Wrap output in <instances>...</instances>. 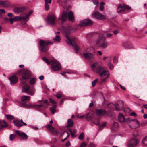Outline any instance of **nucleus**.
Returning a JSON list of instances; mask_svg holds the SVG:
<instances>
[{
	"label": "nucleus",
	"instance_id": "f257e3e1",
	"mask_svg": "<svg viewBox=\"0 0 147 147\" xmlns=\"http://www.w3.org/2000/svg\"><path fill=\"white\" fill-rule=\"evenodd\" d=\"M76 28H75L74 29H72L71 26H68L66 28L64 29V34L65 35L66 38H67V40L66 41L67 43L70 45H71L76 50V53H78V51L79 50V47L75 43H74V40L73 39L71 40L68 36V35L70 34L72 31H76Z\"/></svg>",
	"mask_w": 147,
	"mask_h": 147
},
{
	"label": "nucleus",
	"instance_id": "f03ea898",
	"mask_svg": "<svg viewBox=\"0 0 147 147\" xmlns=\"http://www.w3.org/2000/svg\"><path fill=\"white\" fill-rule=\"evenodd\" d=\"M56 16L54 13H51L48 15L47 17V23L50 26H55L56 24Z\"/></svg>",
	"mask_w": 147,
	"mask_h": 147
},
{
	"label": "nucleus",
	"instance_id": "7ed1b4c3",
	"mask_svg": "<svg viewBox=\"0 0 147 147\" xmlns=\"http://www.w3.org/2000/svg\"><path fill=\"white\" fill-rule=\"evenodd\" d=\"M35 91V90L33 88H31L28 85H26L22 87V92L28 93L31 95H34Z\"/></svg>",
	"mask_w": 147,
	"mask_h": 147
},
{
	"label": "nucleus",
	"instance_id": "20e7f679",
	"mask_svg": "<svg viewBox=\"0 0 147 147\" xmlns=\"http://www.w3.org/2000/svg\"><path fill=\"white\" fill-rule=\"evenodd\" d=\"M52 43L51 42H48L42 40H40L39 41L40 50L42 52H45L47 50V46L49 44Z\"/></svg>",
	"mask_w": 147,
	"mask_h": 147
},
{
	"label": "nucleus",
	"instance_id": "39448f33",
	"mask_svg": "<svg viewBox=\"0 0 147 147\" xmlns=\"http://www.w3.org/2000/svg\"><path fill=\"white\" fill-rule=\"evenodd\" d=\"M33 12L32 10H31L27 14H26L25 16H16L14 17V21L23 20L25 22H27L29 20V16H30Z\"/></svg>",
	"mask_w": 147,
	"mask_h": 147
},
{
	"label": "nucleus",
	"instance_id": "423d86ee",
	"mask_svg": "<svg viewBox=\"0 0 147 147\" xmlns=\"http://www.w3.org/2000/svg\"><path fill=\"white\" fill-rule=\"evenodd\" d=\"M51 61L52 65L51 69L53 71H58L61 69V64L57 60L53 59Z\"/></svg>",
	"mask_w": 147,
	"mask_h": 147
},
{
	"label": "nucleus",
	"instance_id": "0eeeda50",
	"mask_svg": "<svg viewBox=\"0 0 147 147\" xmlns=\"http://www.w3.org/2000/svg\"><path fill=\"white\" fill-rule=\"evenodd\" d=\"M92 16L97 19L101 20H104L106 18L105 15L98 11H95L93 13Z\"/></svg>",
	"mask_w": 147,
	"mask_h": 147
},
{
	"label": "nucleus",
	"instance_id": "6e6552de",
	"mask_svg": "<svg viewBox=\"0 0 147 147\" xmlns=\"http://www.w3.org/2000/svg\"><path fill=\"white\" fill-rule=\"evenodd\" d=\"M96 43L99 47L102 49L105 48L108 45L107 43L101 38H99L97 40Z\"/></svg>",
	"mask_w": 147,
	"mask_h": 147
},
{
	"label": "nucleus",
	"instance_id": "1a4fd4ad",
	"mask_svg": "<svg viewBox=\"0 0 147 147\" xmlns=\"http://www.w3.org/2000/svg\"><path fill=\"white\" fill-rule=\"evenodd\" d=\"M92 24V22L90 19H86L82 21L79 24V26L81 27H83L91 25Z\"/></svg>",
	"mask_w": 147,
	"mask_h": 147
},
{
	"label": "nucleus",
	"instance_id": "9d476101",
	"mask_svg": "<svg viewBox=\"0 0 147 147\" xmlns=\"http://www.w3.org/2000/svg\"><path fill=\"white\" fill-rule=\"evenodd\" d=\"M139 141L135 138H132L130 140L128 145L129 147H135L139 143Z\"/></svg>",
	"mask_w": 147,
	"mask_h": 147
},
{
	"label": "nucleus",
	"instance_id": "9b49d317",
	"mask_svg": "<svg viewBox=\"0 0 147 147\" xmlns=\"http://www.w3.org/2000/svg\"><path fill=\"white\" fill-rule=\"evenodd\" d=\"M67 16V13L64 11L58 17V20H61V23L63 24L66 20Z\"/></svg>",
	"mask_w": 147,
	"mask_h": 147
},
{
	"label": "nucleus",
	"instance_id": "f8f14e48",
	"mask_svg": "<svg viewBox=\"0 0 147 147\" xmlns=\"http://www.w3.org/2000/svg\"><path fill=\"white\" fill-rule=\"evenodd\" d=\"M13 122L15 125L18 127H20L22 126L23 125L25 126L27 125L26 123L23 122L22 119H21L20 120H14L13 121Z\"/></svg>",
	"mask_w": 147,
	"mask_h": 147
},
{
	"label": "nucleus",
	"instance_id": "ddd939ff",
	"mask_svg": "<svg viewBox=\"0 0 147 147\" xmlns=\"http://www.w3.org/2000/svg\"><path fill=\"white\" fill-rule=\"evenodd\" d=\"M31 75L30 71L28 70H26L22 75V80H26L30 79Z\"/></svg>",
	"mask_w": 147,
	"mask_h": 147
},
{
	"label": "nucleus",
	"instance_id": "4468645a",
	"mask_svg": "<svg viewBox=\"0 0 147 147\" xmlns=\"http://www.w3.org/2000/svg\"><path fill=\"white\" fill-rule=\"evenodd\" d=\"M118 119L119 121L121 123L123 127H125V124L124 123L125 121V118L124 115L121 113L119 114Z\"/></svg>",
	"mask_w": 147,
	"mask_h": 147
},
{
	"label": "nucleus",
	"instance_id": "2eb2a0df",
	"mask_svg": "<svg viewBox=\"0 0 147 147\" xmlns=\"http://www.w3.org/2000/svg\"><path fill=\"white\" fill-rule=\"evenodd\" d=\"M83 55L86 59L88 60L94 59V55L91 53H83Z\"/></svg>",
	"mask_w": 147,
	"mask_h": 147
},
{
	"label": "nucleus",
	"instance_id": "dca6fc26",
	"mask_svg": "<svg viewBox=\"0 0 147 147\" xmlns=\"http://www.w3.org/2000/svg\"><path fill=\"white\" fill-rule=\"evenodd\" d=\"M16 132L18 135L20 136L21 139L23 140H26L28 138V136L25 133H20L18 130H16Z\"/></svg>",
	"mask_w": 147,
	"mask_h": 147
},
{
	"label": "nucleus",
	"instance_id": "f3484780",
	"mask_svg": "<svg viewBox=\"0 0 147 147\" xmlns=\"http://www.w3.org/2000/svg\"><path fill=\"white\" fill-rule=\"evenodd\" d=\"M96 113L98 116H102L106 113V111L104 109H96Z\"/></svg>",
	"mask_w": 147,
	"mask_h": 147
},
{
	"label": "nucleus",
	"instance_id": "a211bd4d",
	"mask_svg": "<svg viewBox=\"0 0 147 147\" xmlns=\"http://www.w3.org/2000/svg\"><path fill=\"white\" fill-rule=\"evenodd\" d=\"M123 105V102L122 101H119L118 103L114 105V107L115 110L117 111H119L121 107H122Z\"/></svg>",
	"mask_w": 147,
	"mask_h": 147
},
{
	"label": "nucleus",
	"instance_id": "6ab92c4d",
	"mask_svg": "<svg viewBox=\"0 0 147 147\" xmlns=\"http://www.w3.org/2000/svg\"><path fill=\"white\" fill-rule=\"evenodd\" d=\"M120 8L121 9H131V8L130 7L128 6L127 5L125 4H120L118 5L117 9Z\"/></svg>",
	"mask_w": 147,
	"mask_h": 147
},
{
	"label": "nucleus",
	"instance_id": "aec40b11",
	"mask_svg": "<svg viewBox=\"0 0 147 147\" xmlns=\"http://www.w3.org/2000/svg\"><path fill=\"white\" fill-rule=\"evenodd\" d=\"M10 81V83L11 85H13L16 83L18 81L17 78L15 76H13L9 78Z\"/></svg>",
	"mask_w": 147,
	"mask_h": 147
},
{
	"label": "nucleus",
	"instance_id": "412c9836",
	"mask_svg": "<svg viewBox=\"0 0 147 147\" xmlns=\"http://www.w3.org/2000/svg\"><path fill=\"white\" fill-rule=\"evenodd\" d=\"M109 75L110 74L109 71L104 70L100 75L101 77H105L106 78H107L109 76Z\"/></svg>",
	"mask_w": 147,
	"mask_h": 147
},
{
	"label": "nucleus",
	"instance_id": "4be33fe9",
	"mask_svg": "<svg viewBox=\"0 0 147 147\" xmlns=\"http://www.w3.org/2000/svg\"><path fill=\"white\" fill-rule=\"evenodd\" d=\"M94 72L99 74V75L104 70L103 69V67L101 66H99L98 67L96 68V70H94Z\"/></svg>",
	"mask_w": 147,
	"mask_h": 147
},
{
	"label": "nucleus",
	"instance_id": "5701e85b",
	"mask_svg": "<svg viewBox=\"0 0 147 147\" xmlns=\"http://www.w3.org/2000/svg\"><path fill=\"white\" fill-rule=\"evenodd\" d=\"M0 129H1L5 127L8 126L6 121L4 120L0 121Z\"/></svg>",
	"mask_w": 147,
	"mask_h": 147
},
{
	"label": "nucleus",
	"instance_id": "b1692460",
	"mask_svg": "<svg viewBox=\"0 0 147 147\" xmlns=\"http://www.w3.org/2000/svg\"><path fill=\"white\" fill-rule=\"evenodd\" d=\"M21 107H24L27 108H35V105L31 104H26L25 103H23L21 105Z\"/></svg>",
	"mask_w": 147,
	"mask_h": 147
},
{
	"label": "nucleus",
	"instance_id": "393cba45",
	"mask_svg": "<svg viewBox=\"0 0 147 147\" xmlns=\"http://www.w3.org/2000/svg\"><path fill=\"white\" fill-rule=\"evenodd\" d=\"M118 123L116 122H114L113 126L111 128L112 130L113 131H116L119 127Z\"/></svg>",
	"mask_w": 147,
	"mask_h": 147
},
{
	"label": "nucleus",
	"instance_id": "a878e982",
	"mask_svg": "<svg viewBox=\"0 0 147 147\" xmlns=\"http://www.w3.org/2000/svg\"><path fill=\"white\" fill-rule=\"evenodd\" d=\"M14 12L16 14H20L21 15H26L24 12V10H13Z\"/></svg>",
	"mask_w": 147,
	"mask_h": 147
},
{
	"label": "nucleus",
	"instance_id": "bb28decb",
	"mask_svg": "<svg viewBox=\"0 0 147 147\" xmlns=\"http://www.w3.org/2000/svg\"><path fill=\"white\" fill-rule=\"evenodd\" d=\"M46 127L49 131L52 133H53L55 129V128L50 124L47 125Z\"/></svg>",
	"mask_w": 147,
	"mask_h": 147
},
{
	"label": "nucleus",
	"instance_id": "cd10ccee",
	"mask_svg": "<svg viewBox=\"0 0 147 147\" xmlns=\"http://www.w3.org/2000/svg\"><path fill=\"white\" fill-rule=\"evenodd\" d=\"M69 20L71 21H73L74 19V17L73 13L72 11H70L69 12L68 14Z\"/></svg>",
	"mask_w": 147,
	"mask_h": 147
},
{
	"label": "nucleus",
	"instance_id": "c85d7f7f",
	"mask_svg": "<svg viewBox=\"0 0 147 147\" xmlns=\"http://www.w3.org/2000/svg\"><path fill=\"white\" fill-rule=\"evenodd\" d=\"M45 1V7L46 9H49V6L48 3L50 4L51 3V0H44Z\"/></svg>",
	"mask_w": 147,
	"mask_h": 147
},
{
	"label": "nucleus",
	"instance_id": "c756f323",
	"mask_svg": "<svg viewBox=\"0 0 147 147\" xmlns=\"http://www.w3.org/2000/svg\"><path fill=\"white\" fill-rule=\"evenodd\" d=\"M61 40V39L59 36H56L53 39V42H59Z\"/></svg>",
	"mask_w": 147,
	"mask_h": 147
},
{
	"label": "nucleus",
	"instance_id": "7c9ffc66",
	"mask_svg": "<svg viewBox=\"0 0 147 147\" xmlns=\"http://www.w3.org/2000/svg\"><path fill=\"white\" fill-rule=\"evenodd\" d=\"M0 5H1L4 7H7L8 6V3L7 1H0Z\"/></svg>",
	"mask_w": 147,
	"mask_h": 147
},
{
	"label": "nucleus",
	"instance_id": "2f4dec72",
	"mask_svg": "<svg viewBox=\"0 0 147 147\" xmlns=\"http://www.w3.org/2000/svg\"><path fill=\"white\" fill-rule=\"evenodd\" d=\"M98 63V62H94L91 65V67L92 68V69L93 71H94V70H96V68H95V67L97 66Z\"/></svg>",
	"mask_w": 147,
	"mask_h": 147
},
{
	"label": "nucleus",
	"instance_id": "473e14b6",
	"mask_svg": "<svg viewBox=\"0 0 147 147\" xmlns=\"http://www.w3.org/2000/svg\"><path fill=\"white\" fill-rule=\"evenodd\" d=\"M69 131L70 132V134L71 136L74 137L75 136V134L76 132V129H74L73 131L70 129H69Z\"/></svg>",
	"mask_w": 147,
	"mask_h": 147
},
{
	"label": "nucleus",
	"instance_id": "72a5a7b5",
	"mask_svg": "<svg viewBox=\"0 0 147 147\" xmlns=\"http://www.w3.org/2000/svg\"><path fill=\"white\" fill-rule=\"evenodd\" d=\"M112 35V34L110 33H107L106 32H105L103 34L102 37L104 38H106L111 36Z\"/></svg>",
	"mask_w": 147,
	"mask_h": 147
},
{
	"label": "nucleus",
	"instance_id": "f704fd0d",
	"mask_svg": "<svg viewBox=\"0 0 147 147\" xmlns=\"http://www.w3.org/2000/svg\"><path fill=\"white\" fill-rule=\"evenodd\" d=\"M30 97L29 96H24L22 97L21 100L23 101H24L26 100H30Z\"/></svg>",
	"mask_w": 147,
	"mask_h": 147
},
{
	"label": "nucleus",
	"instance_id": "c9c22d12",
	"mask_svg": "<svg viewBox=\"0 0 147 147\" xmlns=\"http://www.w3.org/2000/svg\"><path fill=\"white\" fill-rule=\"evenodd\" d=\"M133 122L136 125V126L135 127V128L138 127L140 126L139 122L136 119H133Z\"/></svg>",
	"mask_w": 147,
	"mask_h": 147
},
{
	"label": "nucleus",
	"instance_id": "e433bc0d",
	"mask_svg": "<svg viewBox=\"0 0 147 147\" xmlns=\"http://www.w3.org/2000/svg\"><path fill=\"white\" fill-rule=\"evenodd\" d=\"M37 102L38 103L43 102V104H44V105H46L45 106L47 107L49 105V102L48 101L46 100H38V101Z\"/></svg>",
	"mask_w": 147,
	"mask_h": 147
},
{
	"label": "nucleus",
	"instance_id": "4c0bfd02",
	"mask_svg": "<svg viewBox=\"0 0 147 147\" xmlns=\"http://www.w3.org/2000/svg\"><path fill=\"white\" fill-rule=\"evenodd\" d=\"M62 6L65 9L71 8V5L70 4H62Z\"/></svg>",
	"mask_w": 147,
	"mask_h": 147
},
{
	"label": "nucleus",
	"instance_id": "58836bf2",
	"mask_svg": "<svg viewBox=\"0 0 147 147\" xmlns=\"http://www.w3.org/2000/svg\"><path fill=\"white\" fill-rule=\"evenodd\" d=\"M74 124V122L71 119H69L68 120V125L67 126L71 127Z\"/></svg>",
	"mask_w": 147,
	"mask_h": 147
},
{
	"label": "nucleus",
	"instance_id": "ea45409f",
	"mask_svg": "<svg viewBox=\"0 0 147 147\" xmlns=\"http://www.w3.org/2000/svg\"><path fill=\"white\" fill-rule=\"evenodd\" d=\"M133 119H131L130 118L128 117L126 118L125 119V122L127 123H131V122H133Z\"/></svg>",
	"mask_w": 147,
	"mask_h": 147
},
{
	"label": "nucleus",
	"instance_id": "a19ab883",
	"mask_svg": "<svg viewBox=\"0 0 147 147\" xmlns=\"http://www.w3.org/2000/svg\"><path fill=\"white\" fill-rule=\"evenodd\" d=\"M36 81V79L34 78H31L30 81V84L31 85H33L34 84Z\"/></svg>",
	"mask_w": 147,
	"mask_h": 147
},
{
	"label": "nucleus",
	"instance_id": "79ce46f5",
	"mask_svg": "<svg viewBox=\"0 0 147 147\" xmlns=\"http://www.w3.org/2000/svg\"><path fill=\"white\" fill-rule=\"evenodd\" d=\"M143 144L145 146H147V136L145 137L142 140Z\"/></svg>",
	"mask_w": 147,
	"mask_h": 147
},
{
	"label": "nucleus",
	"instance_id": "37998d69",
	"mask_svg": "<svg viewBox=\"0 0 147 147\" xmlns=\"http://www.w3.org/2000/svg\"><path fill=\"white\" fill-rule=\"evenodd\" d=\"M117 13L119 14H121L125 13V10H117Z\"/></svg>",
	"mask_w": 147,
	"mask_h": 147
},
{
	"label": "nucleus",
	"instance_id": "c03bdc74",
	"mask_svg": "<svg viewBox=\"0 0 147 147\" xmlns=\"http://www.w3.org/2000/svg\"><path fill=\"white\" fill-rule=\"evenodd\" d=\"M130 44L131 43L130 42H126L123 43V45L125 48H128V47L127 46V45Z\"/></svg>",
	"mask_w": 147,
	"mask_h": 147
},
{
	"label": "nucleus",
	"instance_id": "a18cd8bd",
	"mask_svg": "<svg viewBox=\"0 0 147 147\" xmlns=\"http://www.w3.org/2000/svg\"><path fill=\"white\" fill-rule=\"evenodd\" d=\"M98 80V78H96L92 82V84L93 87H94L95 86L96 83L97 82Z\"/></svg>",
	"mask_w": 147,
	"mask_h": 147
},
{
	"label": "nucleus",
	"instance_id": "49530a36",
	"mask_svg": "<svg viewBox=\"0 0 147 147\" xmlns=\"http://www.w3.org/2000/svg\"><path fill=\"white\" fill-rule=\"evenodd\" d=\"M84 137V134L83 133H82L79 136L78 139L82 140L83 139Z\"/></svg>",
	"mask_w": 147,
	"mask_h": 147
},
{
	"label": "nucleus",
	"instance_id": "de8ad7c7",
	"mask_svg": "<svg viewBox=\"0 0 147 147\" xmlns=\"http://www.w3.org/2000/svg\"><path fill=\"white\" fill-rule=\"evenodd\" d=\"M6 117L8 119L10 120H12L14 119V117L12 115H7Z\"/></svg>",
	"mask_w": 147,
	"mask_h": 147
},
{
	"label": "nucleus",
	"instance_id": "09e8293b",
	"mask_svg": "<svg viewBox=\"0 0 147 147\" xmlns=\"http://www.w3.org/2000/svg\"><path fill=\"white\" fill-rule=\"evenodd\" d=\"M43 60L48 65H49L50 64V62L45 57L43 58Z\"/></svg>",
	"mask_w": 147,
	"mask_h": 147
},
{
	"label": "nucleus",
	"instance_id": "8fccbe9b",
	"mask_svg": "<svg viewBox=\"0 0 147 147\" xmlns=\"http://www.w3.org/2000/svg\"><path fill=\"white\" fill-rule=\"evenodd\" d=\"M108 66L109 69L111 70H112L114 68L113 65V64H111L110 63H108Z\"/></svg>",
	"mask_w": 147,
	"mask_h": 147
},
{
	"label": "nucleus",
	"instance_id": "3c124183",
	"mask_svg": "<svg viewBox=\"0 0 147 147\" xmlns=\"http://www.w3.org/2000/svg\"><path fill=\"white\" fill-rule=\"evenodd\" d=\"M15 137V135L13 134H11L9 136L10 139L11 141L13 140Z\"/></svg>",
	"mask_w": 147,
	"mask_h": 147
},
{
	"label": "nucleus",
	"instance_id": "603ef678",
	"mask_svg": "<svg viewBox=\"0 0 147 147\" xmlns=\"http://www.w3.org/2000/svg\"><path fill=\"white\" fill-rule=\"evenodd\" d=\"M105 4V3L103 2H101L100 3V9H104V5Z\"/></svg>",
	"mask_w": 147,
	"mask_h": 147
},
{
	"label": "nucleus",
	"instance_id": "864d4df0",
	"mask_svg": "<svg viewBox=\"0 0 147 147\" xmlns=\"http://www.w3.org/2000/svg\"><path fill=\"white\" fill-rule=\"evenodd\" d=\"M50 110L52 112L53 114H54L56 112V110L55 108L51 107L50 108Z\"/></svg>",
	"mask_w": 147,
	"mask_h": 147
},
{
	"label": "nucleus",
	"instance_id": "5fc2aeb1",
	"mask_svg": "<svg viewBox=\"0 0 147 147\" xmlns=\"http://www.w3.org/2000/svg\"><path fill=\"white\" fill-rule=\"evenodd\" d=\"M118 58L115 57L113 59V62L114 63H117L118 62Z\"/></svg>",
	"mask_w": 147,
	"mask_h": 147
},
{
	"label": "nucleus",
	"instance_id": "6e6d98bb",
	"mask_svg": "<svg viewBox=\"0 0 147 147\" xmlns=\"http://www.w3.org/2000/svg\"><path fill=\"white\" fill-rule=\"evenodd\" d=\"M64 133H66L67 134V136L66 137L63 139H62L61 140L63 142H64L65 140L69 136V133L68 132H67V131H65L64 132Z\"/></svg>",
	"mask_w": 147,
	"mask_h": 147
},
{
	"label": "nucleus",
	"instance_id": "4d7b16f0",
	"mask_svg": "<svg viewBox=\"0 0 147 147\" xmlns=\"http://www.w3.org/2000/svg\"><path fill=\"white\" fill-rule=\"evenodd\" d=\"M119 30H114L113 31V33L114 34L116 35L118 33H119Z\"/></svg>",
	"mask_w": 147,
	"mask_h": 147
},
{
	"label": "nucleus",
	"instance_id": "13d9d810",
	"mask_svg": "<svg viewBox=\"0 0 147 147\" xmlns=\"http://www.w3.org/2000/svg\"><path fill=\"white\" fill-rule=\"evenodd\" d=\"M50 102L52 103L53 104H56V102L54 100L51 99V98H49Z\"/></svg>",
	"mask_w": 147,
	"mask_h": 147
},
{
	"label": "nucleus",
	"instance_id": "bf43d9fd",
	"mask_svg": "<svg viewBox=\"0 0 147 147\" xmlns=\"http://www.w3.org/2000/svg\"><path fill=\"white\" fill-rule=\"evenodd\" d=\"M43 106H46L45 105V106L44 104H42L41 105H35V108L37 109L36 107H42Z\"/></svg>",
	"mask_w": 147,
	"mask_h": 147
},
{
	"label": "nucleus",
	"instance_id": "052dcab7",
	"mask_svg": "<svg viewBox=\"0 0 147 147\" xmlns=\"http://www.w3.org/2000/svg\"><path fill=\"white\" fill-rule=\"evenodd\" d=\"M87 146L85 142L82 143L80 147H85Z\"/></svg>",
	"mask_w": 147,
	"mask_h": 147
},
{
	"label": "nucleus",
	"instance_id": "680f3d73",
	"mask_svg": "<svg viewBox=\"0 0 147 147\" xmlns=\"http://www.w3.org/2000/svg\"><path fill=\"white\" fill-rule=\"evenodd\" d=\"M130 115L131 116H134V117L137 116V114L134 112H132L130 114Z\"/></svg>",
	"mask_w": 147,
	"mask_h": 147
},
{
	"label": "nucleus",
	"instance_id": "e2e57ef3",
	"mask_svg": "<svg viewBox=\"0 0 147 147\" xmlns=\"http://www.w3.org/2000/svg\"><path fill=\"white\" fill-rule=\"evenodd\" d=\"M92 2L94 4L96 5H97L99 3V2L98 0H93Z\"/></svg>",
	"mask_w": 147,
	"mask_h": 147
},
{
	"label": "nucleus",
	"instance_id": "0e129e2a",
	"mask_svg": "<svg viewBox=\"0 0 147 147\" xmlns=\"http://www.w3.org/2000/svg\"><path fill=\"white\" fill-rule=\"evenodd\" d=\"M9 21L10 22L11 24H12L13 23V21H14V18H10L9 19Z\"/></svg>",
	"mask_w": 147,
	"mask_h": 147
},
{
	"label": "nucleus",
	"instance_id": "69168bd1",
	"mask_svg": "<svg viewBox=\"0 0 147 147\" xmlns=\"http://www.w3.org/2000/svg\"><path fill=\"white\" fill-rule=\"evenodd\" d=\"M89 147H96L95 145L93 144L90 143L89 144Z\"/></svg>",
	"mask_w": 147,
	"mask_h": 147
},
{
	"label": "nucleus",
	"instance_id": "338daca9",
	"mask_svg": "<svg viewBox=\"0 0 147 147\" xmlns=\"http://www.w3.org/2000/svg\"><path fill=\"white\" fill-rule=\"evenodd\" d=\"M138 135V133L137 131H135L133 133V135L134 136H136Z\"/></svg>",
	"mask_w": 147,
	"mask_h": 147
},
{
	"label": "nucleus",
	"instance_id": "774afa93",
	"mask_svg": "<svg viewBox=\"0 0 147 147\" xmlns=\"http://www.w3.org/2000/svg\"><path fill=\"white\" fill-rule=\"evenodd\" d=\"M56 96L58 98H60L61 96V94H57L56 95Z\"/></svg>",
	"mask_w": 147,
	"mask_h": 147
}]
</instances>
